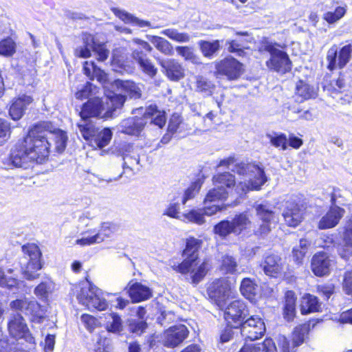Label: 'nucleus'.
<instances>
[{"label":"nucleus","mask_w":352,"mask_h":352,"mask_svg":"<svg viewBox=\"0 0 352 352\" xmlns=\"http://www.w3.org/2000/svg\"><path fill=\"white\" fill-rule=\"evenodd\" d=\"M124 290L133 303L140 302L148 299L151 296L150 289L136 281L135 279L131 280L124 287Z\"/></svg>","instance_id":"obj_24"},{"label":"nucleus","mask_w":352,"mask_h":352,"mask_svg":"<svg viewBox=\"0 0 352 352\" xmlns=\"http://www.w3.org/2000/svg\"><path fill=\"white\" fill-rule=\"evenodd\" d=\"M25 310L26 311V315L32 316V320L33 322H42L43 316L42 314L41 306L37 301L28 300Z\"/></svg>","instance_id":"obj_43"},{"label":"nucleus","mask_w":352,"mask_h":352,"mask_svg":"<svg viewBox=\"0 0 352 352\" xmlns=\"http://www.w3.org/2000/svg\"><path fill=\"white\" fill-rule=\"evenodd\" d=\"M106 103L103 98L99 96H94L84 102L80 109L79 116L82 120H90V118H104V113L106 111Z\"/></svg>","instance_id":"obj_14"},{"label":"nucleus","mask_w":352,"mask_h":352,"mask_svg":"<svg viewBox=\"0 0 352 352\" xmlns=\"http://www.w3.org/2000/svg\"><path fill=\"white\" fill-rule=\"evenodd\" d=\"M212 180L214 186L221 188H230L235 184L234 176L229 173L217 174Z\"/></svg>","instance_id":"obj_42"},{"label":"nucleus","mask_w":352,"mask_h":352,"mask_svg":"<svg viewBox=\"0 0 352 352\" xmlns=\"http://www.w3.org/2000/svg\"><path fill=\"white\" fill-rule=\"evenodd\" d=\"M230 290V285L228 280L226 278H221L212 281L208 287V294L215 304L220 309H223L226 304Z\"/></svg>","instance_id":"obj_16"},{"label":"nucleus","mask_w":352,"mask_h":352,"mask_svg":"<svg viewBox=\"0 0 352 352\" xmlns=\"http://www.w3.org/2000/svg\"><path fill=\"white\" fill-rule=\"evenodd\" d=\"M226 45L228 50L231 53H235L237 56L245 55L244 49L246 48L245 41L242 39H234L226 41Z\"/></svg>","instance_id":"obj_54"},{"label":"nucleus","mask_w":352,"mask_h":352,"mask_svg":"<svg viewBox=\"0 0 352 352\" xmlns=\"http://www.w3.org/2000/svg\"><path fill=\"white\" fill-rule=\"evenodd\" d=\"M238 264L236 259L229 255L222 257L220 270L223 274H234L237 272Z\"/></svg>","instance_id":"obj_48"},{"label":"nucleus","mask_w":352,"mask_h":352,"mask_svg":"<svg viewBox=\"0 0 352 352\" xmlns=\"http://www.w3.org/2000/svg\"><path fill=\"white\" fill-rule=\"evenodd\" d=\"M261 266L265 274L272 277H276L280 274L283 270V263L281 258L274 254L266 256Z\"/></svg>","instance_id":"obj_27"},{"label":"nucleus","mask_w":352,"mask_h":352,"mask_svg":"<svg viewBox=\"0 0 352 352\" xmlns=\"http://www.w3.org/2000/svg\"><path fill=\"white\" fill-rule=\"evenodd\" d=\"M340 196V190L333 189L331 195V206L318 223V228L320 230H327L336 227L344 216L346 212L345 210L336 204H342V203L338 201V197Z\"/></svg>","instance_id":"obj_8"},{"label":"nucleus","mask_w":352,"mask_h":352,"mask_svg":"<svg viewBox=\"0 0 352 352\" xmlns=\"http://www.w3.org/2000/svg\"><path fill=\"white\" fill-rule=\"evenodd\" d=\"M346 12V9L344 7L338 6L334 12H327L324 14L323 19L329 23H333L342 19Z\"/></svg>","instance_id":"obj_58"},{"label":"nucleus","mask_w":352,"mask_h":352,"mask_svg":"<svg viewBox=\"0 0 352 352\" xmlns=\"http://www.w3.org/2000/svg\"><path fill=\"white\" fill-rule=\"evenodd\" d=\"M52 140L55 142L57 153L65 151L67 135L64 131L55 132L51 121L43 120L33 124L27 133L15 144L10 155L12 164L20 167L28 162L45 163L52 151Z\"/></svg>","instance_id":"obj_1"},{"label":"nucleus","mask_w":352,"mask_h":352,"mask_svg":"<svg viewBox=\"0 0 352 352\" xmlns=\"http://www.w3.org/2000/svg\"><path fill=\"white\" fill-rule=\"evenodd\" d=\"M208 263L192 256L186 258L181 263L173 264L172 268L177 272L186 275V278L194 285L200 283L208 271Z\"/></svg>","instance_id":"obj_6"},{"label":"nucleus","mask_w":352,"mask_h":352,"mask_svg":"<svg viewBox=\"0 0 352 352\" xmlns=\"http://www.w3.org/2000/svg\"><path fill=\"white\" fill-rule=\"evenodd\" d=\"M336 86L340 92L349 91L352 88V78L344 74H340L336 80Z\"/></svg>","instance_id":"obj_64"},{"label":"nucleus","mask_w":352,"mask_h":352,"mask_svg":"<svg viewBox=\"0 0 352 352\" xmlns=\"http://www.w3.org/2000/svg\"><path fill=\"white\" fill-rule=\"evenodd\" d=\"M168 130L170 133H181L187 130V125L182 116L179 113H173L169 119Z\"/></svg>","instance_id":"obj_40"},{"label":"nucleus","mask_w":352,"mask_h":352,"mask_svg":"<svg viewBox=\"0 0 352 352\" xmlns=\"http://www.w3.org/2000/svg\"><path fill=\"white\" fill-rule=\"evenodd\" d=\"M351 44L346 45L340 50L337 45H333L327 52V69L333 71L344 67L351 60Z\"/></svg>","instance_id":"obj_10"},{"label":"nucleus","mask_w":352,"mask_h":352,"mask_svg":"<svg viewBox=\"0 0 352 352\" xmlns=\"http://www.w3.org/2000/svg\"><path fill=\"white\" fill-rule=\"evenodd\" d=\"M126 100V96L113 93L106 97V111L104 113V119L113 117L114 112L121 109Z\"/></svg>","instance_id":"obj_28"},{"label":"nucleus","mask_w":352,"mask_h":352,"mask_svg":"<svg viewBox=\"0 0 352 352\" xmlns=\"http://www.w3.org/2000/svg\"><path fill=\"white\" fill-rule=\"evenodd\" d=\"M227 195L226 189L215 186L207 193L204 201V208L192 210L189 212L184 214V219L199 225L203 224L205 222L204 215L211 216L222 209V207L217 204L216 202L226 199Z\"/></svg>","instance_id":"obj_4"},{"label":"nucleus","mask_w":352,"mask_h":352,"mask_svg":"<svg viewBox=\"0 0 352 352\" xmlns=\"http://www.w3.org/2000/svg\"><path fill=\"white\" fill-rule=\"evenodd\" d=\"M8 329L10 335L13 338H23L29 343L34 342V338L20 314H14L10 317L8 322Z\"/></svg>","instance_id":"obj_17"},{"label":"nucleus","mask_w":352,"mask_h":352,"mask_svg":"<svg viewBox=\"0 0 352 352\" xmlns=\"http://www.w3.org/2000/svg\"><path fill=\"white\" fill-rule=\"evenodd\" d=\"M162 34L178 43H188L190 41V36L188 33L179 32L176 29L164 30Z\"/></svg>","instance_id":"obj_55"},{"label":"nucleus","mask_w":352,"mask_h":352,"mask_svg":"<svg viewBox=\"0 0 352 352\" xmlns=\"http://www.w3.org/2000/svg\"><path fill=\"white\" fill-rule=\"evenodd\" d=\"M85 43L87 45L91 46L92 51L98 56L97 60L98 61H104L108 58L109 51L107 49L105 44L96 42L93 35L87 34Z\"/></svg>","instance_id":"obj_34"},{"label":"nucleus","mask_w":352,"mask_h":352,"mask_svg":"<svg viewBox=\"0 0 352 352\" xmlns=\"http://www.w3.org/2000/svg\"><path fill=\"white\" fill-rule=\"evenodd\" d=\"M132 56L138 63L141 67L142 71L149 75H154V66L149 60L146 58L145 55L142 51L134 50L133 51Z\"/></svg>","instance_id":"obj_45"},{"label":"nucleus","mask_w":352,"mask_h":352,"mask_svg":"<svg viewBox=\"0 0 352 352\" xmlns=\"http://www.w3.org/2000/svg\"><path fill=\"white\" fill-rule=\"evenodd\" d=\"M240 292L245 298L254 301L259 294V288L254 280L245 278L241 280Z\"/></svg>","instance_id":"obj_32"},{"label":"nucleus","mask_w":352,"mask_h":352,"mask_svg":"<svg viewBox=\"0 0 352 352\" xmlns=\"http://www.w3.org/2000/svg\"><path fill=\"white\" fill-rule=\"evenodd\" d=\"M320 308V305L316 296L308 294L302 297L300 301V311L302 314L318 311Z\"/></svg>","instance_id":"obj_37"},{"label":"nucleus","mask_w":352,"mask_h":352,"mask_svg":"<svg viewBox=\"0 0 352 352\" xmlns=\"http://www.w3.org/2000/svg\"><path fill=\"white\" fill-rule=\"evenodd\" d=\"M219 74L226 76L229 80L237 79L243 73V65L232 57H227L215 65Z\"/></svg>","instance_id":"obj_21"},{"label":"nucleus","mask_w":352,"mask_h":352,"mask_svg":"<svg viewBox=\"0 0 352 352\" xmlns=\"http://www.w3.org/2000/svg\"><path fill=\"white\" fill-rule=\"evenodd\" d=\"M240 324L241 333L245 340H255L265 333V324L258 316H252Z\"/></svg>","instance_id":"obj_12"},{"label":"nucleus","mask_w":352,"mask_h":352,"mask_svg":"<svg viewBox=\"0 0 352 352\" xmlns=\"http://www.w3.org/2000/svg\"><path fill=\"white\" fill-rule=\"evenodd\" d=\"M158 63L161 67L162 72L170 81L178 82L186 76L184 67L177 59L172 58L158 59Z\"/></svg>","instance_id":"obj_19"},{"label":"nucleus","mask_w":352,"mask_h":352,"mask_svg":"<svg viewBox=\"0 0 352 352\" xmlns=\"http://www.w3.org/2000/svg\"><path fill=\"white\" fill-rule=\"evenodd\" d=\"M175 50L178 55L182 56L184 60L194 65H201L200 58L195 53L192 47L189 46H177Z\"/></svg>","instance_id":"obj_39"},{"label":"nucleus","mask_w":352,"mask_h":352,"mask_svg":"<svg viewBox=\"0 0 352 352\" xmlns=\"http://www.w3.org/2000/svg\"><path fill=\"white\" fill-rule=\"evenodd\" d=\"M85 280L78 282L73 288L74 294L79 304L87 309H94L100 311L106 310L108 302L100 289L89 279L88 276L85 277Z\"/></svg>","instance_id":"obj_3"},{"label":"nucleus","mask_w":352,"mask_h":352,"mask_svg":"<svg viewBox=\"0 0 352 352\" xmlns=\"http://www.w3.org/2000/svg\"><path fill=\"white\" fill-rule=\"evenodd\" d=\"M116 226L111 222H102L100 223V230L95 229L85 230L82 234H87L76 240V243L82 246L91 245L103 242L106 239L109 238L114 232Z\"/></svg>","instance_id":"obj_11"},{"label":"nucleus","mask_w":352,"mask_h":352,"mask_svg":"<svg viewBox=\"0 0 352 352\" xmlns=\"http://www.w3.org/2000/svg\"><path fill=\"white\" fill-rule=\"evenodd\" d=\"M255 210L256 215L262 221V224L258 232L261 234H266L271 230L272 223L276 222L277 220L275 213L272 210V207L267 203L256 205Z\"/></svg>","instance_id":"obj_22"},{"label":"nucleus","mask_w":352,"mask_h":352,"mask_svg":"<svg viewBox=\"0 0 352 352\" xmlns=\"http://www.w3.org/2000/svg\"><path fill=\"white\" fill-rule=\"evenodd\" d=\"M309 332L307 324H301L296 327L292 334V342L283 336L278 338L280 352H295L297 347L300 346L305 340Z\"/></svg>","instance_id":"obj_15"},{"label":"nucleus","mask_w":352,"mask_h":352,"mask_svg":"<svg viewBox=\"0 0 352 352\" xmlns=\"http://www.w3.org/2000/svg\"><path fill=\"white\" fill-rule=\"evenodd\" d=\"M195 91L205 97L211 96L215 89L214 84L203 76H195Z\"/></svg>","instance_id":"obj_36"},{"label":"nucleus","mask_w":352,"mask_h":352,"mask_svg":"<svg viewBox=\"0 0 352 352\" xmlns=\"http://www.w3.org/2000/svg\"><path fill=\"white\" fill-rule=\"evenodd\" d=\"M305 208L302 205L287 202L283 216L285 223L292 227L297 226L304 219Z\"/></svg>","instance_id":"obj_25"},{"label":"nucleus","mask_w":352,"mask_h":352,"mask_svg":"<svg viewBox=\"0 0 352 352\" xmlns=\"http://www.w3.org/2000/svg\"><path fill=\"white\" fill-rule=\"evenodd\" d=\"M285 304L284 307L285 318L287 320L294 318L296 312V297L292 291H287L285 293Z\"/></svg>","instance_id":"obj_41"},{"label":"nucleus","mask_w":352,"mask_h":352,"mask_svg":"<svg viewBox=\"0 0 352 352\" xmlns=\"http://www.w3.org/2000/svg\"><path fill=\"white\" fill-rule=\"evenodd\" d=\"M270 142L276 148H280L282 151L287 149V138L283 133H272L267 134Z\"/></svg>","instance_id":"obj_50"},{"label":"nucleus","mask_w":352,"mask_h":352,"mask_svg":"<svg viewBox=\"0 0 352 352\" xmlns=\"http://www.w3.org/2000/svg\"><path fill=\"white\" fill-rule=\"evenodd\" d=\"M111 63L118 69L120 70H126L128 68L131 67L126 55L124 53H123L120 49H115L113 50L111 58Z\"/></svg>","instance_id":"obj_38"},{"label":"nucleus","mask_w":352,"mask_h":352,"mask_svg":"<svg viewBox=\"0 0 352 352\" xmlns=\"http://www.w3.org/2000/svg\"><path fill=\"white\" fill-rule=\"evenodd\" d=\"M107 316L111 318L112 320L108 322L106 324V329L109 332L119 333L122 331V320L120 316L116 313L107 314Z\"/></svg>","instance_id":"obj_56"},{"label":"nucleus","mask_w":352,"mask_h":352,"mask_svg":"<svg viewBox=\"0 0 352 352\" xmlns=\"http://www.w3.org/2000/svg\"><path fill=\"white\" fill-rule=\"evenodd\" d=\"M346 217L342 227V239L343 246L338 248L339 255L344 259H348L352 255V209Z\"/></svg>","instance_id":"obj_23"},{"label":"nucleus","mask_w":352,"mask_h":352,"mask_svg":"<svg viewBox=\"0 0 352 352\" xmlns=\"http://www.w3.org/2000/svg\"><path fill=\"white\" fill-rule=\"evenodd\" d=\"M80 319L85 329L89 333H92L98 326V320L97 318L91 314H82L80 316Z\"/></svg>","instance_id":"obj_61"},{"label":"nucleus","mask_w":352,"mask_h":352,"mask_svg":"<svg viewBox=\"0 0 352 352\" xmlns=\"http://www.w3.org/2000/svg\"><path fill=\"white\" fill-rule=\"evenodd\" d=\"M112 137L113 133L109 127L100 129L88 145L94 150H101L109 144Z\"/></svg>","instance_id":"obj_31"},{"label":"nucleus","mask_w":352,"mask_h":352,"mask_svg":"<svg viewBox=\"0 0 352 352\" xmlns=\"http://www.w3.org/2000/svg\"><path fill=\"white\" fill-rule=\"evenodd\" d=\"M48 281H42L36 285L34 289V294L39 298L46 299L50 290V284L52 283L50 278Z\"/></svg>","instance_id":"obj_59"},{"label":"nucleus","mask_w":352,"mask_h":352,"mask_svg":"<svg viewBox=\"0 0 352 352\" xmlns=\"http://www.w3.org/2000/svg\"><path fill=\"white\" fill-rule=\"evenodd\" d=\"M224 318L230 323L240 324L248 315L246 305L243 300H235L228 305H225L223 309Z\"/></svg>","instance_id":"obj_18"},{"label":"nucleus","mask_w":352,"mask_h":352,"mask_svg":"<svg viewBox=\"0 0 352 352\" xmlns=\"http://www.w3.org/2000/svg\"><path fill=\"white\" fill-rule=\"evenodd\" d=\"M232 170L245 177L244 182H239L236 188L237 193L240 195L247 193L249 190H260L267 182L263 168L254 164H236Z\"/></svg>","instance_id":"obj_2"},{"label":"nucleus","mask_w":352,"mask_h":352,"mask_svg":"<svg viewBox=\"0 0 352 352\" xmlns=\"http://www.w3.org/2000/svg\"><path fill=\"white\" fill-rule=\"evenodd\" d=\"M110 10L117 18L126 24H131V25L138 28L150 26V23L148 21L140 19L124 10H122L117 7H112Z\"/></svg>","instance_id":"obj_30"},{"label":"nucleus","mask_w":352,"mask_h":352,"mask_svg":"<svg viewBox=\"0 0 352 352\" xmlns=\"http://www.w3.org/2000/svg\"><path fill=\"white\" fill-rule=\"evenodd\" d=\"M309 245L310 243L307 239H302L300 240L299 245L294 247L292 251L293 257L297 263H300L302 262L307 252Z\"/></svg>","instance_id":"obj_53"},{"label":"nucleus","mask_w":352,"mask_h":352,"mask_svg":"<svg viewBox=\"0 0 352 352\" xmlns=\"http://www.w3.org/2000/svg\"><path fill=\"white\" fill-rule=\"evenodd\" d=\"M214 232L215 234L221 236H226L228 234L233 232V227L232 226L231 221H222L216 225L214 228Z\"/></svg>","instance_id":"obj_62"},{"label":"nucleus","mask_w":352,"mask_h":352,"mask_svg":"<svg viewBox=\"0 0 352 352\" xmlns=\"http://www.w3.org/2000/svg\"><path fill=\"white\" fill-rule=\"evenodd\" d=\"M147 327L148 324L145 320H131L128 323L129 332L138 335L142 334Z\"/></svg>","instance_id":"obj_63"},{"label":"nucleus","mask_w":352,"mask_h":352,"mask_svg":"<svg viewBox=\"0 0 352 352\" xmlns=\"http://www.w3.org/2000/svg\"><path fill=\"white\" fill-rule=\"evenodd\" d=\"M296 94L301 98V100H308L315 98L317 95L314 88L307 83L300 80L296 83Z\"/></svg>","instance_id":"obj_44"},{"label":"nucleus","mask_w":352,"mask_h":352,"mask_svg":"<svg viewBox=\"0 0 352 352\" xmlns=\"http://www.w3.org/2000/svg\"><path fill=\"white\" fill-rule=\"evenodd\" d=\"M234 233L239 234L248 228L250 221L246 214L242 213L236 216L231 221Z\"/></svg>","instance_id":"obj_52"},{"label":"nucleus","mask_w":352,"mask_h":352,"mask_svg":"<svg viewBox=\"0 0 352 352\" xmlns=\"http://www.w3.org/2000/svg\"><path fill=\"white\" fill-rule=\"evenodd\" d=\"M19 280L16 278L7 276L4 272L0 269V287L6 288L8 289H12L14 288H18L19 286Z\"/></svg>","instance_id":"obj_57"},{"label":"nucleus","mask_w":352,"mask_h":352,"mask_svg":"<svg viewBox=\"0 0 352 352\" xmlns=\"http://www.w3.org/2000/svg\"><path fill=\"white\" fill-rule=\"evenodd\" d=\"M16 52V43L8 36L0 41V55L3 56H12Z\"/></svg>","instance_id":"obj_51"},{"label":"nucleus","mask_w":352,"mask_h":352,"mask_svg":"<svg viewBox=\"0 0 352 352\" xmlns=\"http://www.w3.org/2000/svg\"><path fill=\"white\" fill-rule=\"evenodd\" d=\"M82 124H78L77 126L83 139L87 144L92 141L93 138L96 135L97 131L100 129L96 123L91 120H83Z\"/></svg>","instance_id":"obj_35"},{"label":"nucleus","mask_w":352,"mask_h":352,"mask_svg":"<svg viewBox=\"0 0 352 352\" xmlns=\"http://www.w3.org/2000/svg\"><path fill=\"white\" fill-rule=\"evenodd\" d=\"M154 123V106L149 105L142 116L124 119L121 122V132L130 135H139L147 124Z\"/></svg>","instance_id":"obj_9"},{"label":"nucleus","mask_w":352,"mask_h":352,"mask_svg":"<svg viewBox=\"0 0 352 352\" xmlns=\"http://www.w3.org/2000/svg\"><path fill=\"white\" fill-rule=\"evenodd\" d=\"M113 85L118 90L124 92L130 99L137 100L142 97L141 89L133 81L116 79Z\"/></svg>","instance_id":"obj_29"},{"label":"nucleus","mask_w":352,"mask_h":352,"mask_svg":"<svg viewBox=\"0 0 352 352\" xmlns=\"http://www.w3.org/2000/svg\"><path fill=\"white\" fill-rule=\"evenodd\" d=\"M201 241L193 237L187 239L184 255L186 258H192V256L199 258L198 250L201 248Z\"/></svg>","instance_id":"obj_47"},{"label":"nucleus","mask_w":352,"mask_h":352,"mask_svg":"<svg viewBox=\"0 0 352 352\" xmlns=\"http://www.w3.org/2000/svg\"><path fill=\"white\" fill-rule=\"evenodd\" d=\"M21 251L28 259L21 274L27 280H34L40 277L37 272L43 267L42 252L39 247L34 243H27L21 246Z\"/></svg>","instance_id":"obj_5"},{"label":"nucleus","mask_w":352,"mask_h":352,"mask_svg":"<svg viewBox=\"0 0 352 352\" xmlns=\"http://www.w3.org/2000/svg\"><path fill=\"white\" fill-rule=\"evenodd\" d=\"M202 185V182L198 179L193 182L185 191L182 199L183 204H185L189 199H192L199 192Z\"/></svg>","instance_id":"obj_60"},{"label":"nucleus","mask_w":352,"mask_h":352,"mask_svg":"<svg viewBox=\"0 0 352 352\" xmlns=\"http://www.w3.org/2000/svg\"><path fill=\"white\" fill-rule=\"evenodd\" d=\"M188 335L189 331L185 325L177 324L165 330L160 340L164 346L174 349L180 346Z\"/></svg>","instance_id":"obj_13"},{"label":"nucleus","mask_w":352,"mask_h":352,"mask_svg":"<svg viewBox=\"0 0 352 352\" xmlns=\"http://www.w3.org/2000/svg\"><path fill=\"white\" fill-rule=\"evenodd\" d=\"M33 101V98L26 94H22L13 98L10 100L8 109L10 118L14 122L20 120L25 116L28 106Z\"/></svg>","instance_id":"obj_20"},{"label":"nucleus","mask_w":352,"mask_h":352,"mask_svg":"<svg viewBox=\"0 0 352 352\" xmlns=\"http://www.w3.org/2000/svg\"><path fill=\"white\" fill-rule=\"evenodd\" d=\"M276 44L266 42L260 47V51L267 52L270 58L266 61V66L277 72L285 74L292 67V63L286 52L276 48Z\"/></svg>","instance_id":"obj_7"},{"label":"nucleus","mask_w":352,"mask_h":352,"mask_svg":"<svg viewBox=\"0 0 352 352\" xmlns=\"http://www.w3.org/2000/svg\"><path fill=\"white\" fill-rule=\"evenodd\" d=\"M333 264V260L327 253L320 252L312 258L311 270L316 276H323L330 273Z\"/></svg>","instance_id":"obj_26"},{"label":"nucleus","mask_w":352,"mask_h":352,"mask_svg":"<svg viewBox=\"0 0 352 352\" xmlns=\"http://www.w3.org/2000/svg\"><path fill=\"white\" fill-rule=\"evenodd\" d=\"M239 352H278L272 339H265L262 343L245 344Z\"/></svg>","instance_id":"obj_33"},{"label":"nucleus","mask_w":352,"mask_h":352,"mask_svg":"<svg viewBox=\"0 0 352 352\" xmlns=\"http://www.w3.org/2000/svg\"><path fill=\"white\" fill-rule=\"evenodd\" d=\"M198 45L204 56L211 58L219 50L220 41L219 40L212 42L199 41Z\"/></svg>","instance_id":"obj_46"},{"label":"nucleus","mask_w":352,"mask_h":352,"mask_svg":"<svg viewBox=\"0 0 352 352\" xmlns=\"http://www.w3.org/2000/svg\"><path fill=\"white\" fill-rule=\"evenodd\" d=\"M83 72L91 80H93L96 76L99 81H101L105 75L104 71L98 68L94 63H89L87 61H85L83 64Z\"/></svg>","instance_id":"obj_49"}]
</instances>
